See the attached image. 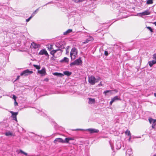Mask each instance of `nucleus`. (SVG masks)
Returning <instances> with one entry per match:
<instances>
[{
    "mask_svg": "<svg viewBox=\"0 0 156 156\" xmlns=\"http://www.w3.org/2000/svg\"><path fill=\"white\" fill-rule=\"evenodd\" d=\"M77 55V50L75 48H72L70 53V55L71 59L72 60L75 59Z\"/></svg>",
    "mask_w": 156,
    "mask_h": 156,
    "instance_id": "nucleus-1",
    "label": "nucleus"
},
{
    "mask_svg": "<svg viewBox=\"0 0 156 156\" xmlns=\"http://www.w3.org/2000/svg\"><path fill=\"white\" fill-rule=\"evenodd\" d=\"M82 61L81 60V58L80 57L78 59L75 60L73 62L71 63L70 64V65L71 66L75 65L79 66L82 64Z\"/></svg>",
    "mask_w": 156,
    "mask_h": 156,
    "instance_id": "nucleus-2",
    "label": "nucleus"
},
{
    "mask_svg": "<svg viewBox=\"0 0 156 156\" xmlns=\"http://www.w3.org/2000/svg\"><path fill=\"white\" fill-rule=\"evenodd\" d=\"M99 79L96 80L94 77L93 76H91L88 78V82L91 85H94L96 82H98Z\"/></svg>",
    "mask_w": 156,
    "mask_h": 156,
    "instance_id": "nucleus-3",
    "label": "nucleus"
},
{
    "mask_svg": "<svg viewBox=\"0 0 156 156\" xmlns=\"http://www.w3.org/2000/svg\"><path fill=\"white\" fill-rule=\"evenodd\" d=\"M33 73L32 71H30L29 69H27L24 70L22 73L20 74L21 76H27L29 74H32Z\"/></svg>",
    "mask_w": 156,
    "mask_h": 156,
    "instance_id": "nucleus-4",
    "label": "nucleus"
},
{
    "mask_svg": "<svg viewBox=\"0 0 156 156\" xmlns=\"http://www.w3.org/2000/svg\"><path fill=\"white\" fill-rule=\"evenodd\" d=\"M37 73L40 74L41 76H45L47 74L46 70L44 67L42 68L41 70H38Z\"/></svg>",
    "mask_w": 156,
    "mask_h": 156,
    "instance_id": "nucleus-5",
    "label": "nucleus"
},
{
    "mask_svg": "<svg viewBox=\"0 0 156 156\" xmlns=\"http://www.w3.org/2000/svg\"><path fill=\"white\" fill-rule=\"evenodd\" d=\"M94 40L93 37L89 36L88 37L85 41L82 43V44H85L88 43L90 41H93Z\"/></svg>",
    "mask_w": 156,
    "mask_h": 156,
    "instance_id": "nucleus-6",
    "label": "nucleus"
},
{
    "mask_svg": "<svg viewBox=\"0 0 156 156\" xmlns=\"http://www.w3.org/2000/svg\"><path fill=\"white\" fill-rule=\"evenodd\" d=\"M86 130L90 132V133H97L99 132V130L98 129L92 128L87 129Z\"/></svg>",
    "mask_w": 156,
    "mask_h": 156,
    "instance_id": "nucleus-7",
    "label": "nucleus"
},
{
    "mask_svg": "<svg viewBox=\"0 0 156 156\" xmlns=\"http://www.w3.org/2000/svg\"><path fill=\"white\" fill-rule=\"evenodd\" d=\"M38 54L40 55H44L46 56L49 55L47 51L45 49H43L41 50L39 52Z\"/></svg>",
    "mask_w": 156,
    "mask_h": 156,
    "instance_id": "nucleus-8",
    "label": "nucleus"
},
{
    "mask_svg": "<svg viewBox=\"0 0 156 156\" xmlns=\"http://www.w3.org/2000/svg\"><path fill=\"white\" fill-rule=\"evenodd\" d=\"M54 142L56 144L57 142H60L62 143H64V142H63V140L62 138H59L55 139Z\"/></svg>",
    "mask_w": 156,
    "mask_h": 156,
    "instance_id": "nucleus-9",
    "label": "nucleus"
},
{
    "mask_svg": "<svg viewBox=\"0 0 156 156\" xmlns=\"http://www.w3.org/2000/svg\"><path fill=\"white\" fill-rule=\"evenodd\" d=\"M40 46L39 44H37L34 42L32 43L31 44V47L35 49L38 48Z\"/></svg>",
    "mask_w": 156,
    "mask_h": 156,
    "instance_id": "nucleus-10",
    "label": "nucleus"
},
{
    "mask_svg": "<svg viewBox=\"0 0 156 156\" xmlns=\"http://www.w3.org/2000/svg\"><path fill=\"white\" fill-rule=\"evenodd\" d=\"M53 75L55 76H60L61 77H62V76H64V74H62L61 73H57V72H55L54 73H53Z\"/></svg>",
    "mask_w": 156,
    "mask_h": 156,
    "instance_id": "nucleus-11",
    "label": "nucleus"
},
{
    "mask_svg": "<svg viewBox=\"0 0 156 156\" xmlns=\"http://www.w3.org/2000/svg\"><path fill=\"white\" fill-rule=\"evenodd\" d=\"M89 102L90 104H94L95 102V100L94 98H89Z\"/></svg>",
    "mask_w": 156,
    "mask_h": 156,
    "instance_id": "nucleus-12",
    "label": "nucleus"
},
{
    "mask_svg": "<svg viewBox=\"0 0 156 156\" xmlns=\"http://www.w3.org/2000/svg\"><path fill=\"white\" fill-rule=\"evenodd\" d=\"M148 63L150 66L151 67L154 64L156 63V61L153 60L152 61H149Z\"/></svg>",
    "mask_w": 156,
    "mask_h": 156,
    "instance_id": "nucleus-13",
    "label": "nucleus"
},
{
    "mask_svg": "<svg viewBox=\"0 0 156 156\" xmlns=\"http://www.w3.org/2000/svg\"><path fill=\"white\" fill-rule=\"evenodd\" d=\"M149 121L151 124H156V119H154L151 118L149 119Z\"/></svg>",
    "mask_w": 156,
    "mask_h": 156,
    "instance_id": "nucleus-14",
    "label": "nucleus"
},
{
    "mask_svg": "<svg viewBox=\"0 0 156 156\" xmlns=\"http://www.w3.org/2000/svg\"><path fill=\"white\" fill-rule=\"evenodd\" d=\"M64 74H63L67 76H70L72 74L71 72H69L68 71H65L63 72Z\"/></svg>",
    "mask_w": 156,
    "mask_h": 156,
    "instance_id": "nucleus-15",
    "label": "nucleus"
},
{
    "mask_svg": "<svg viewBox=\"0 0 156 156\" xmlns=\"http://www.w3.org/2000/svg\"><path fill=\"white\" fill-rule=\"evenodd\" d=\"M120 99L118 96H115L111 99V100L114 102L116 100H120Z\"/></svg>",
    "mask_w": 156,
    "mask_h": 156,
    "instance_id": "nucleus-16",
    "label": "nucleus"
},
{
    "mask_svg": "<svg viewBox=\"0 0 156 156\" xmlns=\"http://www.w3.org/2000/svg\"><path fill=\"white\" fill-rule=\"evenodd\" d=\"M151 13V12L149 11H148L146 10L145 11L142 12L141 13V14L144 15H147L150 14Z\"/></svg>",
    "mask_w": 156,
    "mask_h": 156,
    "instance_id": "nucleus-17",
    "label": "nucleus"
},
{
    "mask_svg": "<svg viewBox=\"0 0 156 156\" xmlns=\"http://www.w3.org/2000/svg\"><path fill=\"white\" fill-rule=\"evenodd\" d=\"M126 154H128L129 155H130L132 153V150L131 149H128L126 151Z\"/></svg>",
    "mask_w": 156,
    "mask_h": 156,
    "instance_id": "nucleus-18",
    "label": "nucleus"
},
{
    "mask_svg": "<svg viewBox=\"0 0 156 156\" xmlns=\"http://www.w3.org/2000/svg\"><path fill=\"white\" fill-rule=\"evenodd\" d=\"M10 113L12 114V116L13 117H16L18 113V112H14L12 111H11Z\"/></svg>",
    "mask_w": 156,
    "mask_h": 156,
    "instance_id": "nucleus-19",
    "label": "nucleus"
},
{
    "mask_svg": "<svg viewBox=\"0 0 156 156\" xmlns=\"http://www.w3.org/2000/svg\"><path fill=\"white\" fill-rule=\"evenodd\" d=\"M69 58L67 57H64V59L61 61V62H69Z\"/></svg>",
    "mask_w": 156,
    "mask_h": 156,
    "instance_id": "nucleus-20",
    "label": "nucleus"
},
{
    "mask_svg": "<svg viewBox=\"0 0 156 156\" xmlns=\"http://www.w3.org/2000/svg\"><path fill=\"white\" fill-rule=\"evenodd\" d=\"M72 30L69 29L68 30H67L65 32H64V34L65 35H66L67 34H69V33L72 32Z\"/></svg>",
    "mask_w": 156,
    "mask_h": 156,
    "instance_id": "nucleus-21",
    "label": "nucleus"
},
{
    "mask_svg": "<svg viewBox=\"0 0 156 156\" xmlns=\"http://www.w3.org/2000/svg\"><path fill=\"white\" fill-rule=\"evenodd\" d=\"M48 48L49 50H51L53 49V45L50 44H48L47 45Z\"/></svg>",
    "mask_w": 156,
    "mask_h": 156,
    "instance_id": "nucleus-22",
    "label": "nucleus"
},
{
    "mask_svg": "<svg viewBox=\"0 0 156 156\" xmlns=\"http://www.w3.org/2000/svg\"><path fill=\"white\" fill-rule=\"evenodd\" d=\"M125 133L126 135H127L128 136H130L131 135L130 131L128 129H127L126 131L125 132Z\"/></svg>",
    "mask_w": 156,
    "mask_h": 156,
    "instance_id": "nucleus-23",
    "label": "nucleus"
},
{
    "mask_svg": "<svg viewBox=\"0 0 156 156\" xmlns=\"http://www.w3.org/2000/svg\"><path fill=\"white\" fill-rule=\"evenodd\" d=\"M33 66L37 69H39L41 68V66L40 65H36L34 64L33 65Z\"/></svg>",
    "mask_w": 156,
    "mask_h": 156,
    "instance_id": "nucleus-24",
    "label": "nucleus"
},
{
    "mask_svg": "<svg viewBox=\"0 0 156 156\" xmlns=\"http://www.w3.org/2000/svg\"><path fill=\"white\" fill-rule=\"evenodd\" d=\"M153 3V2L152 0H147V4H152Z\"/></svg>",
    "mask_w": 156,
    "mask_h": 156,
    "instance_id": "nucleus-25",
    "label": "nucleus"
},
{
    "mask_svg": "<svg viewBox=\"0 0 156 156\" xmlns=\"http://www.w3.org/2000/svg\"><path fill=\"white\" fill-rule=\"evenodd\" d=\"M5 134L6 136H12V133L10 132H6Z\"/></svg>",
    "mask_w": 156,
    "mask_h": 156,
    "instance_id": "nucleus-26",
    "label": "nucleus"
},
{
    "mask_svg": "<svg viewBox=\"0 0 156 156\" xmlns=\"http://www.w3.org/2000/svg\"><path fill=\"white\" fill-rule=\"evenodd\" d=\"M38 10H39V8L36 9L35 11L34 12H33V13L31 15L33 16H34L36 14V13L38 11Z\"/></svg>",
    "mask_w": 156,
    "mask_h": 156,
    "instance_id": "nucleus-27",
    "label": "nucleus"
},
{
    "mask_svg": "<svg viewBox=\"0 0 156 156\" xmlns=\"http://www.w3.org/2000/svg\"><path fill=\"white\" fill-rule=\"evenodd\" d=\"M20 152L22 154H23L24 155H25L26 156H27V154L25 152L21 150H20Z\"/></svg>",
    "mask_w": 156,
    "mask_h": 156,
    "instance_id": "nucleus-28",
    "label": "nucleus"
},
{
    "mask_svg": "<svg viewBox=\"0 0 156 156\" xmlns=\"http://www.w3.org/2000/svg\"><path fill=\"white\" fill-rule=\"evenodd\" d=\"M69 140L68 138H65V140H63V142H64V143H68L69 142Z\"/></svg>",
    "mask_w": 156,
    "mask_h": 156,
    "instance_id": "nucleus-29",
    "label": "nucleus"
},
{
    "mask_svg": "<svg viewBox=\"0 0 156 156\" xmlns=\"http://www.w3.org/2000/svg\"><path fill=\"white\" fill-rule=\"evenodd\" d=\"M147 29H148V30H149L151 32H153V30L151 28V27H147Z\"/></svg>",
    "mask_w": 156,
    "mask_h": 156,
    "instance_id": "nucleus-30",
    "label": "nucleus"
},
{
    "mask_svg": "<svg viewBox=\"0 0 156 156\" xmlns=\"http://www.w3.org/2000/svg\"><path fill=\"white\" fill-rule=\"evenodd\" d=\"M111 90H107L105 91L104 92V93L105 94V95H106V94L107 93L111 92Z\"/></svg>",
    "mask_w": 156,
    "mask_h": 156,
    "instance_id": "nucleus-31",
    "label": "nucleus"
},
{
    "mask_svg": "<svg viewBox=\"0 0 156 156\" xmlns=\"http://www.w3.org/2000/svg\"><path fill=\"white\" fill-rule=\"evenodd\" d=\"M33 17V16L31 15V16H30L29 18L26 20V22H29Z\"/></svg>",
    "mask_w": 156,
    "mask_h": 156,
    "instance_id": "nucleus-32",
    "label": "nucleus"
},
{
    "mask_svg": "<svg viewBox=\"0 0 156 156\" xmlns=\"http://www.w3.org/2000/svg\"><path fill=\"white\" fill-rule=\"evenodd\" d=\"M83 0H74V1L78 3L80 2H82Z\"/></svg>",
    "mask_w": 156,
    "mask_h": 156,
    "instance_id": "nucleus-33",
    "label": "nucleus"
},
{
    "mask_svg": "<svg viewBox=\"0 0 156 156\" xmlns=\"http://www.w3.org/2000/svg\"><path fill=\"white\" fill-rule=\"evenodd\" d=\"M12 98L15 101H16V96L15 95H13Z\"/></svg>",
    "mask_w": 156,
    "mask_h": 156,
    "instance_id": "nucleus-34",
    "label": "nucleus"
},
{
    "mask_svg": "<svg viewBox=\"0 0 156 156\" xmlns=\"http://www.w3.org/2000/svg\"><path fill=\"white\" fill-rule=\"evenodd\" d=\"M153 58L156 59V53L153 55Z\"/></svg>",
    "mask_w": 156,
    "mask_h": 156,
    "instance_id": "nucleus-35",
    "label": "nucleus"
},
{
    "mask_svg": "<svg viewBox=\"0 0 156 156\" xmlns=\"http://www.w3.org/2000/svg\"><path fill=\"white\" fill-rule=\"evenodd\" d=\"M55 53H54L53 50L51 51V54L53 56H54V55Z\"/></svg>",
    "mask_w": 156,
    "mask_h": 156,
    "instance_id": "nucleus-36",
    "label": "nucleus"
},
{
    "mask_svg": "<svg viewBox=\"0 0 156 156\" xmlns=\"http://www.w3.org/2000/svg\"><path fill=\"white\" fill-rule=\"evenodd\" d=\"M105 55L106 56H107L108 55V53L107 51H105Z\"/></svg>",
    "mask_w": 156,
    "mask_h": 156,
    "instance_id": "nucleus-37",
    "label": "nucleus"
},
{
    "mask_svg": "<svg viewBox=\"0 0 156 156\" xmlns=\"http://www.w3.org/2000/svg\"><path fill=\"white\" fill-rule=\"evenodd\" d=\"M69 53V51L68 50V48H67L66 50V54H68Z\"/></svg>",
    "mask_w": 156,
    "mask_h": 156,
    "instance_id": "nucleus-38",
    "label": "nucleus"
},
{
    "mask_svg": "<svg viewBox=\"0 0 156 156\" xmlns=\"http://www.w3.org/2000/svg\"><path fill=\"white\" fill-rule=\"evenodd\" d=\"M156 124H153L152 125V128H155V126Z\"/></svg>",
    "mask_w": 156,
    "mask_h": 156,
    "instance_id": "nucleus-39",
    "label": "nucleus"
},
{
    "mask_svg": "<svg viewBox=\"0 0 156 156\" xmlns=\"http://www.w3.org/2000/svg\"><path fill=\"white\" fill-rule=\"evenodd\" d=\"M14 105L15 106L18 105V103L16 101H16H15Z\"/></svg>",
    "mask_w": 156,
    "mask_h": 156,
    "instance_id": "nucleus-40",
    "label": "nucleus"
},
{
    "mask_svg": "<svg viewBox=\"0 0 156 156\" xmlns=\"http://www.w3.org/2000/svg\"><path fill=\"white\" fill-rule=\"evenodd\" d=\"M113 102V101H112L111 100V101H110V104L111 105H112V103Z\"/></svg>",
    "mask_w": 156,
    "mask_h": 156,
    "instance_id": "nucleus-41",
    "label": "nucleus"
},
{
    "mask_svg": "<svg viewBox=\"0 0 156 156\" xmlns=\"http://www.w3.org/2000/svg\"><path fill=\"white\" fill-rule=\"evenodd\" d=\"M53 50L54 52L55 53H56V52L58 50Z\"/></svg>",
    "mask_w": 156,
    "mask_h": 156,
    "instance_id": "nucleus-42",
    "label": "nucleus"
},
{
    "mask_svg": "<svg viewBox=\"0 0 156 156\" xmlns=\"http://www.w3.org/2000/svg\"><path fill=\"white\" fill-rule=\"evenodd\" d=\"M80 129H73L72 130L73 131H76L78 130H80Z\"/></svg>",
    "mask_w": 156,
    "mask_h": 156,
    "instance_id": "nucleus-43",
    "label": "nucleus"
},
{
    "mask_svg": "<svg viewBox=\"0 0 156 156\" xmlns=\"http://www.w3.org/2000/svg\"><path fill=\"white\" fill-rule=\"evenodd\" d=\"M13 118V120H16V121H17V118Z\"/></svg>",
    "mask_w": 156,
    "mask_h": 156,
    "instance_id": "nucleus-44",
    "label": "nucleus"
},
{
    "mask_svg": "<svg viewBox=\"0 0 156 156\" xmlns=\"http://www.w3.org/2000/svg\"><path fill=\"white\" fill-rule=\"evenodd\" d=\"M19 77H20V76H17V77L16 79V80H18L19 78Z\"/></svg>",
    "mask_w": 156,
    "mask_h": 156,
    "instance_id": "nucleus-45",
    "label": "nucleus"
},
{
    "mask_svg": "<svg viewBox=\"0 0 156 156\" xmlns=\"http://www.w3.org/2000/svg\"><path fill=\"white\" fill-rule=\"evenodd\" d=\"M44 80L46 81H48V79L47 78H46L44 79Z\"/></svg>",
    "mask_w": 156,
    "mask_h": 156,
    "instance_id": "nucleus-46",
    "label": "nucleus"
},
{
    "mask_svg": "<svg viewBox=\"0 0 156 156\" xmlns=\"http://www.w3.org/2000/svg\"><path fill=\"white\" fill-rule=\"evenodd\" d=\"M129 136V141L131 139V135L130 136Z\"/></svg>",
    "mask_w": 156,
    "mask_h": 156,
    "instance_id": "nucleus-47",
    "label": "nucleus"
},
{
    "mask_svg": "<svg viewBox=\"0 0 156 156\" xmlns=\"http://www.w3.org/2000/svg\"><path fill=\"white\" fill-rule=\"evenodd\" d=\"M68 139H69V140H73V139L71 138H68Z\"/></svg>",
    "mask_w": 156,
    "mask_h": 156,
    "instance_id": "nucleus-48",
    "label": "nucleus"
},
{
    "mask_svg": "<svg viewBox=\"0 0 156 156\" xmlns=\"http://www.w3.org/2000/svg\"><path fill=\"white\" fill-rule=\"evenodd\" d=\"M153 24H154V25H155V26H156V22H154Z\"/></svg>",
    "mask_w": 156,
    "mask_h": 156,
    "instance_id": "nucleus-49",
    "label": "nucleus"
},
{
    "mask_svg": "<svg viewBox=\"0 0 156 156\" xmlns=\"http://www.w3.org/2000/svg\"><path fill=\"white\" fill-rule=\"evenodd\" d=\"M154 96L156 97V93H154Z\"/></svg>",
    "mask_w": 156,
    "mask_h": 156,
    "instance_id": "nucleus-50",
    "label": "nucleus"
},
{
    "mask_svg": "<svg viewBox=\"0 0 156 156\" xmlns=\"http://www.w3.org/2000/svg\"><path fill=\"white\" fill-rule=\"evenodd\" d=\"M99 85H101V86H102V84H101V82L100 83Z\"/></svg>",
    "mask_w": 156,
    "mask_h": 156,
    "instance_id": "nucleus-51",
    "label": "nucleus"
},
{
    "mask_svg": "<svg viewBox=\"0 0 156 156\" xmlns=\"http://www.w3.org/2000/svg\"><path fill=\"white\" fill-rule=\"evenodd\" d=\"M115 90V91L116 92H117V91L116 90Z\"/></svg>",
    "mask_w": 156,
    "mask_h": 156,
    "instance_id": "nucleus-52",
    "label": "nucleus"
},
{
    "mask_svg": "<svg viewBox=\"0 0 156 156\" xmlns=\"http://www.w3.org/2000/svg\"><path fill=\"white\" fill-rule=\"evenodd\" d=\"M154 156H156V154H154Z\"/></svg>",
    "mask_w": 156,
    "mask_h": 156,
    "instance_id": "nucleus-53",
    "label": "nucleus"
},
{
    "mask_svg": "<svg viewBox=\"0 0 156 156\" xmlns=\"http://www.w3.org/2000/svg\"><path fill=\"white\" fill-rule=\"evenodd\" d=\"M120 147H121V146H120V147H119V148H120Z\"/></svg>",
    "mask_w": 156,
    "mask_h": 156,
    "instance_id": "nucleus-54",
    "label": "nucleus"
},
{
    "mask_svg": "<svg viewBox=\"0 0 156 156\" xmlns=\"http://www.w3.org/2000/svg\"><path fill=\"white\" fill-rule=\"evenodd\" d=\"M120 147H121V146H120V147H119V148H120Z\"/></svg>",
    "mask_w": 156,
    "mask_h": 156,
    "instance_id": "nucleus-55",
    "label": "nucleus"
}]
</instances>
